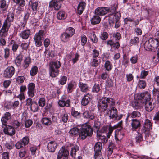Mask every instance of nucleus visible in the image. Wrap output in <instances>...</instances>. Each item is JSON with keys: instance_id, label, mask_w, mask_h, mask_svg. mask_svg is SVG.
<instances>
[{"instance_id": "obj_15", "label": "nucleus", "mask_w": 159, "mask_h": 159, "mask_svg": "<svg viewBox=\"0 0 159 159\" xmlns=\"http://www.w3.org/2000/svg\"><path fill=\"white\" fill-rule=\"evenodd\" d=\"M14 18V13L12 12L8 13L6 19L5 20L4 23L11 26V23L13 21Z\"/></svg>"}, {"instance_id": "obj_59", "label": "nucleus", "mask_w": 159, "mask_h": 159, "mask_svg": "<svg viewBox=\"0 0 159 159\" xmlns=\"http://www.w3.org/2000/svg\"><path fill=\"white\" fill-rule=\"evenodd\" d=\"M100 123L98 120H95L94 122L93 127L97 129H98L100 126Z\"/></svg>"}, {"instance_id": "obj_18", "label": "nucleus", "mask_w": 159, "mask_h": 159, "mask_svg": "<svg viewBox=\"0 0 159 159\" xmlns=\"http://www.w3.org/2000/svg\"><path fill=\"white\" fill-rule=\"evenodd\" d=\"M57 146V143L55 141L50 142L47 146L48 151L50 152H54Z\"/></svg>"}, {"instance_id": "obj_24", "label": "nucleus", "mask_w": 159, "mask_h": 159, "mask_svg": "<svg viewBox=\"0 0 159 159\" xmlns=\"http://www.w3.org/2000/svg\"><path fill=\"white\" fill-rule=\"evenodd\" d=\"M83 116L89 120H92L95 118V116L93 113L90 111H85L83 113Z\"/></svg>"}, {"instance_id": "obj_25", "label": "nucleus", "mask_w": 159, "mask_h": 159, "mask_svg": "<svg viewBox=\"0 0 159 159\" xmlns=\"http://www.w3.org/2000/svg\"><path fill=\"white\" fill-rule=\"evenodd\" d=\"M30 33V31L29 29L26 30L20 34V36L23 39H27L29 37Z\"/></svg>"}, {"instance_id": "obj_9", "label": "nucleus", "mask_w": 159, "mask_h": 159, "mask_svg": "<svg viewBox=\"0 0 159 159\" xmlns=\"http://www.w3.org/2000/svg\"><path fill=\"white\" fill-rule=\"evenodd\" d=\"M109 10V9L107 7H99L95 10V14L98 16H103L107 14Z\"/></svg>"}, {"instance_id": "obj_46", "label": "nucleus", "mask_w": 159, "mask_h": 159, "mask_svg": "<svg viewBox=\"0 0 159 159\" xmlns=\"http://www.w3.org/2000/svg\"><path fill=\"white\" fill-rule=\"evenodd\" d=\"M38 67L36 66L33 67L30 72V74L31 76L35 75L38 72Z\"/></svg>"}, {"instance_id": "obj_35", "label": "nucleus", "mask_w": 159, "mask_h": 159, "mask_svg": "<svg viewBox=\"0 0 159 159\" xmlns=\"http://www.w3.org/2000/svg\"><path fill=\"white\" fill-rule=\"evenodd\" d=\"M30 108L32 111L35 112L38 110L39 109V106L36 102H33L30 106Z\"/></svg>"}, {"instance_id": "obj_36", "label": "nucleus", "mask_w": 159, "mask_h": 159, "mask_svg": "<svg viewBox=\"0 0 159 159\" xmlns=\"http://www.w3.org/2000/svg\"><path fill=\"white\" fill-rule=\"evenodd\" d=\"M14 2L20 7H23L25 4L24 0H13Z\"/></svg>"}, {"instance_id": "obj_56", "label": "nucleus", "mask_w": 159, "mask_h": 159, "mask_svg": "<svg viewBox=\"0 0 159 159\" xmlns=\"http://www.w3.org/2000/svg\"><path fill=\"white\" fill-rule=\"evenodd\" d=\"M21 141L22 142V143L25 146L27 145L29 142V138L27 136H25L22 139Z\"/></svg>"}, {"instance_id": "obj_17", "label": "nucleus", "mask_w": 159, "mask_h": 159, "mask_svg": "<svg viewBox=\"0 0 159 159\" xmlns=\"http://www.w3.org/2000/svg\"><path fill=\"white\" fill-rule=\"evenodd\" d=\"M91 96L89 93H87L84 95L82 98L81 102L82 105L84 106L87 105L91 101Z\"/></svg>"}, {"instance_id": "obj_7", "label": "nucleus", "mask_w": 159, "mask_h": 159, "mask_svg": "<svg viewBox=\"0 0 159 159\" xmlns=\"http://www.w3.org/2000/svg\"><path fill=\"white\" fill-rule=\"evenodd\" d=\"M69 155L68 151L62 147L59 151L57 157V159H61L63 156V159H68Z\"/></svg>"}, {"instance_id": "obj_11", "label": "nucleus", "mask_w": 159, "mask_h": 159, "mask_svg": "<svg viewBox=\"0 0 159 159\" xmlns=\"http://www.w3.org/2000/svg\"><path fill=\"white\" fill-rule=\"evenodd\" d=\"M102 147V143L100 142H98L95 144L94 147V150L95 152L94 155L95 159H97L98 157L100 152H101Z\"/></svg>"}, {"instance_id": "obj_58", "label": "nucleus", "mask_w": 159, "mask_h": 159, "mask_svg": "<svg viewBox=\"0 0 159 159\" xmlns=\"http://www.w3.org/2000/svg\"><path fill=\"white\" fill-rule=\"evenodd\" d=\"M25 80V78L23 76H18L16 78V81L19 83H23Z\"/></svg>"}, {"instance_id": "obj_50", "label": "nucleus", "mask_w": 159, "mask_h": 159, "mask_svg": "<svg viewBox=\"0 0 159 159\" xmlns=\"http://www.w3.org/2000/svg\"><path fill=\"white\" fill-rule=\"evenodd\" d=\"M16 148L17 149H19L25 146L22 143L21 140L17 142L15 144Z\"/></svg>"}, {"instance_id": "obj_12", "label": "nucleus", "mask_w": 159, "mask_h": 159, "mask_svg": "<svg viewBox=\"0 0 159 159\" xmlns=\"http://www.w3.org/2000/svg\"><path fill=\"white\" fill-rule=\"evenodd\" d=\"M61 2L58 0H52L50 2L49 6L53 7L55 10H58L61 8Z\"/></svg>"}, {"instance_id": "obj_29", "label": "nucleus", "mask_w": 159, "mask_h": 159, "mask_svg": "<svg viewBox=\"0 0 159 159\" xmlns=\"http://www.w3.org/2000/svg\"><path fill=\"white\" fill-rule=\"evenodd\" d=\"M142 43L146 50L149 51L152 49L150 40H143Z\"/></svg>"}, {"instance_id": "obj_62", "label": "nucleus", "mask_w": 159, "mask_h": 159, "mask_svg": "<svg viewBox=\"0 0 159 159\" xmlns=\"http://www.w3.org/2000/svg\"><path fill=\"white\" fill-rule=\"evenodd\" d=\"M32 121L30 120H26L25 123V126L27 128H28L32 124Z\"/></svg>"}, {"instance_id": "obj_23", "label": "nucleus", "mask_w": 159, "mask_h": 159, "mask_svg": "<svg viewBox=\"0 0 159 159\" xmlns=\"http://www.w3.org/2000/svg\"><path fill=\"white\" fill-rule=\"evenodd\" d=\"M11 119V114L9 112L5 113L1 119V121L3 125L6 124L7 121Z\"/></svg>"}, {"instance_id": "obj_6", "label": "nucleus", "mask_w": 159, "mask_h": 159, "mask_svg": "<svg viewBox=\"0 0 159 159\" xmlns=\"http://www.w3.org/2000/svg\"><path fill=\"white\" fill-rule=\"evenodd\" d=\"M74 29L71 27H69L66 30L65 33H63L61 37V40H64L68 39L71 37L75 33Z\"/></svg>"}, {"instance_id": "obj_53", "label": "nucleus", "mask_w": 159, "mask_h": 159, "mask_svg": "<svg viewBox=\"0 0 159 159\" xmlns=\"http://www.w3.org/2000/svg\"><path fill=\"white\" fill-rule=\"evenodd\" d=\"M67 80V77L66 76H63L59 81L60 84L63 85L65 84Z\"/></svg>"}, {"instance_id": "obj_27", "label": "nucleus", "mask_w": 159, "mask_h": 159, "mask_svg": "<svg viewBox=\"0 0 159 159\" xmlns=\"http://www.w3.org/2000/svg\"><path fill=\"white\" fill-rule=\"evenodd\" d=\"M154 108L153 105L151 101H145V108L148 111H151Z\"/></svg>"}, {"instance_id": "obj_43", "label": "nucleus", "mask_w": 159, "mask_h": 159, "mask_svg": "<svg viewBox=\"0 0 159 159\" xmlns=\"http://www.w3.org/2000/svg\"><path fill=\"white\" fill-rule=\"evenodd\" d=\"M140 101H135L133 104V106L135 109L138 110L140 109L142 107V104L140 103Z\"/></svg>"}, {"instance_id": "obj_4", "label": "nucleus", "mask_w": 159, "mask_h": 159, "mask_svg": "<svg viewBox=\"0 0 159 159\" xmlns=\"http://www.w3.org/2000/svg\"><path fill=\"white\" fill-rule=\"evenodd\" d=\"M93 130L91 126L87 123L84 125L80 133L79 137L82 139H85L87 136H91L92 134Z\"/></svg>"}, {"instance_id": "obj_42", "label": "nucleus", "mask_w": 159, "mask_h": 159, "mask_svg": "<svg viewBox=\"0 0 159 159\" xmlns=\"http://www.w3.org/2000/svg\"><path fill=\"white\" fill-rule=\"evenodd\" d=\"M151 48H157L159 46V42L158 40H150Z\"/></svg>"}, {"instance_id": "obj_55", "label": "nucleus", "mask_w": 159, "mask_h": 159, "mask_svg": "<svg viewBox=\"0 0 159 159\" xmlns=\"http://www.w3.org/2000/svg\"><path fill=\"white\" fill-rule=\"evenodd\" d=\"M113 145L112 143H111L109 145L108 148V154L111 155L113 152Z\"/></svg>"}, {"instance_id": "obj_10", "label": "nucleus", "mask_w": 159, "mask_h": 159, "mask_svg": "<svg viewBox=\"0 0 159 159\" xmlns=\"http://www.w3.org/2000/svg\"><path fill=\"white\" fill-rule=\"evenodd\" d=\"M15 71V68L13 66H8L4 71V76L6 78H10L14 74Z\"/></svg>"}, {"instance_id": "obj_39", "label": "nucleus", "mask_w": 159, "mask_h": 159, "mask_svg": "<svg viewBox=\"0 0 159 159\" xmlns=\"http://www.w3.org/2000/svg\"><path fill=\"white\" fill-rule=\"evenodd\" d=\"M71 115L74 117H80V113L78 111H76L75 109L72 108L71 110Z\"/></svg>"}, {"instance_id": "obj_2", "label": "nucleus", "mask_w": 159, "mask_h": 159, "mask_svg": "<svg viewBox=\"0 0 159 159\" xmlns=\"http://www.w3.org/2000/svg\"><path fill=\"white\" fill-rule=\"evenodd\" d=\"M49 73L50 75L52 77H55L58 75V69L61 66L59 61H52L49 64Z\"/></svg>"}, {"instance_id": "obj_41", "label": "nucleus", "mask_w": 159, "mask_h": 159, "mask_svg": "<svg viewBox=\"0 0 159 159\" xmlns=\"http://www.w3.org/2000/svg\"><path fill=\"white\" fill-rule=\"evenodd\" d=\"M146 85V83L145 81L142 80L139 81L138 86L141 89H144Z\"/></svg>"}, {"instance_id": "obj_51", "label": "nucleus", "mask_w": 159, "mask_h": 159, "mask_svg": "<svg viewBox=\"0 0 159 159\" xmlns=\"http://www.w3.org/2000/svg\"><path fill=\"white\" fill-rule=\"evenodd\" d=\"M39 104L42 107H44L45 104V100L44 98H41L39 101Z\"/></svg>"}, {"instance_id": "obj_8", "label": "nucleus", "mask_w": 159, "mask_h": 159, "mask_svg": "<svg viewBox=\"0 0 159 159\" xmlns=\"http://www.w3.org/2000/svg\"><path fill=\"white\" fill-rule=\"evenodd\" d=\"M3 131L5 134L10 136H12L15 134V131L14 128L12 126L6 124L3 125Z\"/></svg>"}, {"instance_id": "obj_30", "label": "nucleus", "mask_w": 159, "mask_h": 159, "mask_svg": "<svg viewBox=\"0 0 159 159\" xmlns=\"http://www.w3.org/2000/svg\"><path fill=\"white\" fill-rule=\"evenodd\" d=\"M79 150V147L76 145L74 146L71 148L70 155L73 158H75L76 152H77Z\"/></svg>"}, {"instance_id": "obj_28", "label": "nucleus", "mask_w": 159, "mask_h": 159, "mask_svg": "<svg viewBox=\"0 0 159 159\" xmlns=\"http://www.w3.org/2000/svg\"><path fill=\"white\" fill-rule=\"evenodd\" d=\"M101 18L98 15H95L91 19V23L93 25L97 24L100 23L101 21Z\"/></svg>"}, {"instance_id": "obj_44", "label": "nucleus", "mask_w": 159, "mask_h": 159, "mask_svg": "<svg viewBox=\"0 0 159 159\" xmlns=\"http://www.w3.org/2000/svg\"><path fill=\"white\" fill-rule=\"evenodd\" d=\"M105 67L107 71L110 70L112 68V65L109 61H106L105 64Z\"/></svg>"}, {"instance_id": "obj_60", "label": "nucleus", "mask_w": 159, "mask_h": 159, "mask_svg": "<svg viewBox=\"0 0 159 159\" xmlns=\"http://www.w3.org/2000/svg\"><path fill=\"white\" fill-rule=\"evenodd\" d=\"M153 94L154 96H156L157 99L159 98V89H154L153 91Z\"/></svg>"}, {"instance_id": "obj_22", "label": "nucleus", "mask_w": 159, "mask_h": 159, "mask_svg": "<svg viewBox=\"0 0 159 159\" xmlns=\"http://www.w3.org/2000/svg\"><path fill=\"white\" fill-rule=\"evenodd\" d=\"M44 31L43 30H40L36 33L34 36V40H43L44 39Z\"/></svg>"}, {"instance_id": "obj_38", "label": "nucleus", "mask_w": 159, "mask_h": 159, "mask_svg": "<svg viewBox=\"0 0 159 159\" xmlns=\"http://www.w3.org/2000/svg\"><path fill=\"white\" fill-rule=\"evenodd\" d=\"M38 2H32L31 4L32 9L36 14L38 11Z\"/></svg>"}, {"instance_id": "obj_3", "label": "nucleus", "mask_w": 159, "mask_h": 159, "mask_svg": "<svg viewBox=\"0 0 159 159\" xmlns=\"http://www.w3.org/2000/svg\"><path fill=\"white\" fill-rule=\"evenodd\" d=\"M108 20L110 24L115 23V27L118 28L120 26L119 20L121 17V14L120 12L116 11L113 13L108 15Z\"/></svg>"}, {"instance_id": "obj_52", "label": "nucleus", "mask_w": 159, "mask_h": 159, "mask_svg": "<svg viewBox=\"0 0 159 159\" xmlns=\"http://www.w3.org/2000/svg\"><path fill=\"white\" fill-rule=\"evenodd\" d=\"M140 113L137 111H133L131 115V116L132 118H135L136 117H139L140 116Z\"/></svg>"}, {"instance_id": "obj_63", "label": "nucleus", "mask_w": 159, "mask_h": 159, "mask_svg": "<svg viewBox=\"0 0 159 159\" xmlns=\"http://www.w3.org/2000/svg\"><path fill=\"white\" fill-rule=\"evenodd\" d=\"M113 36L116 40H120L121 38V34L120 33L117 32L113 34Z\"/></svg>"}, {"instance_id": "obj_64", "label": "nucleus", "mask_w": 159, "mask_h": 159, "mask_svg": "<svg viewBox=\"0 0 159 159\" xmlns=\"http://www.w3.org/2000/svg\"><path fill=\"white\" fill-rule=\"evenodd\" d=\"M9 153L7 152H5L2 154V159H9Z\"/></svg>"}, {"instance_id": "obj_61", "label": "nucleus", "mask_w": 159, "mask_h": 159, "mask_svg": "<svg viewBox=\"0 0 159 159\" xmlns=\"http://www.w3.org/2000/svg\"><path fill=\"white\" fill-rule=\"evenodd\" d=\"M37 149V147L33 145L30 147V150L31 152L32 155H34L35 154Z\"/></svg>"}, {"instance_id": "obj_48", "label": "nucleus", "mask_w": 159, "mask_h": 159, "mask_svg": "<svg viewBox=\"0 0 159 159\" xmlns=\"http://www.w3.org/2000/svg\"><path fill=\"white\" fill-rule=\"evenodd\" d=\"M135 139L136 143H139L141 142L143 140L142 134L140 133H139L138 135L135 137Z\"/></svg>"}, {"instance_id": "obj_34", "label": "nucleus", "mask_w": 159, "mask_h": 159, "mask_svg": "<svg viewBox=\"0 0 159 159\" xmlns=\"http://www.w3.org/2000/svg\"><path fill=\"white\" fill-rule=\"evenodd\" d=\"M107 44L111 46H112V48H114L118 49L120 46V44L118 42L114 43L112 40H108L107 42Z\"/></svg>"}, {"instance_id": "obj_13", "label": "nucleus", "mask_w": 159, "mask_h": 159, "mask_svg": "<svg viewBox=\"0 0 159 159\" xmlns=\"http://www.w3.org/2000/svg\"><path fill=\"white\" fill-rule=\"evenodd\" d=\"M10 27V26L8 25V24H6L3 23L2 26L0 30V36L5 37L6 36Z\"/></svg>"}, {"instance_id": "obj_31", "label": "nucleus", "mask_w": 159, "mask_h": 159, "mask_svg": "<svg viewBox=\"0 0 159 159\" xmlns=\"http://www.w3.org/2000/svg\"><path fill=\"white\" fill-rule=\"evenodd\" d=\"M124 135V134L122 133L120 130H118L117 131H116L115 139L117 140L120 141L123 138Z\"/></svg>"}, {"instance_id": "obj_1", "label": "nucleus", "mask_w": 159, "mask_h": 159, "mask_svg": "<svg viewBox=\"0 0 159 159\" xmlns=\"http://www.w3.org/2000/svg\"><path fill=\"white\" fill-rule=\"evenodd\" d=\"M115 104V102L112 98L107 97L102 98L101 101L98 105L99 108H101L102 111H104L107 108L109 107L107 114L110 118L117 119V110L116 108L113 107Z\"/></svg>"}, {"instance_id": "obj_16", "label": "nucleus", "mask_w": 159, "mask_h": 159, "mask_svg": "<svg viewBox=\"0 0 159 159\" xmlns=\"http://www.w3.org/2000/svg\"><path fill=\"white\" fill-rule=\"evenodd\" d=\"M131 124L133 130H136L137 129L139 128L141 126L140 120L137 119H133L131 120Z\"/></svg>"}, {"instance_id": "obj_54", "label": "nucleus", "mask_w": 159, "mask_h": 159, "mask_svg": "<svg viewBox=\"0 0 159 159\" xmlns=\"http://www.w3.org/2000/svg\"><path fill=\"white\" fill-rule=\"evenodd\" d=\"M144 93V97L146 101H150L151 98L150 94L148 92H146Z\"/></svg>"}, {"instance_id": "obj_47", "label": "nucleus", "mask_w": 159, "mask_h": 159, "mask_svg": "<svg viewBox=\"0 0 159 159\" xmlns=\"http://www.w3.org/2000/svg\"><path fill=\"white\" fill-rule=\"evenodd\" d=\"M108 34L107 32H101L100 37L102 40H106L108 38Z\"/></svg>"}, {"instance_id": "obj_32", "label": "nucleus", "mask_w": 159, "mask_h": 159, "mask_svg": "<svg viewBox=\"0 0 159 159\" xmlns=\"http://www.w3.org/2000/svg\"><path fill=\"white\" fill-rule=\"evenodd\" d=\"M8 5L7 3L5 0H1L0 1V8L3 11L7 10Z\"/></svg>"}, {"instance_id": "obj_49", "label": "nucleus", "mask_w": 159, "mask_h": 159, "mask_svg": "<svg viewBox=\"0 0 159 159\" xmlns=\"http://www.w3.org/2000/svg\"><path fill=\"white\" fill-rule=\"evenodd\" d=\"M148 71H145V70H142L141 71L140 77L141 78H144L148 74Z\"/></svg>"}, {"instance_id": "obj_19", "label": "nucleus", "mask_w": 159, "mask_h": 159, "mask_svg": "<svg viewBox=\"0 0 159 159\" xmlns=\"http://www.w3.org/2000/svg\"><path fill=\"white\" fill-rule=\"evenodd\" d=\"M58 102L59 105L61 107H63L66 106V107H70V100L69 99L67 100L66 101H65L63 99L61 98Z\"/></svg>"}, {"instance_id": "obj_57", "label": "nucleus", "mask_w": 159, "mask_h": 159, "mask_svg": "<svg viewBox=\"0 0 159 159\" xmlns=\"http://www.w3.org/2000/svg\"><path fill=\"white\" fill-rule=\"evenodd\" d=\"M100 90V87L99 84H95L92 89L93 91L96 93L99 92Z\"/></svg>"}, {"instance_id": "obj_21", "label": "nucleus", "mask_w": 159, "mask_h": 159, "mask_svg": "<svg viewBox=\"0 0 159 159\" xmlns=\"http://www.w3.org/2000/svg\"><path fill=\"white\" fill-rule=\"evenodd\" d=\"M97 138L98 140H101V142L103 143H105L108 140L107 138H106L104 134L99 131L97 132Z\"/></svg>"}, {"instance_id": "obj_40", "label": "nucleus", "mask_w": 159, "mask_h": 159, "mask_svg": "<svg viewBox=\"0 0 159 159\" xmlns=\"http://www.w3.org/2000/svg\"><path fill=\"white\" fill-rule=\"evenodd\" d=\"M30 63V57H28L25 59L24 61L23 67L25 68H26L29 66V64Z\"/></svg>"}, {"instance_id": "obj_33", "label": "nucleus", "mask_w": 159, "mask_h": 159, "mask_svg": "<svg viewBox=\"0 0 159 159\" xmlns=\"http://www.w3.org/2000/svg\"><path fill=\"white\" fill-rule=\"evenodd\" d=\"M66 16L64 11H60L57 14V18L59 20H64L66 18Z\"/></svg>"}, {"instance_id": "obj_20", "label": "nucleus", "mask_w": 159, "mask_h": 159, "mask_svg": "<svg viewBox=\"0 0 159 159\" xmlns=\"http://www.w3.org/2000/svg\"><path fill=\"white\" fill-rule=\"evenodd\" d=\"M85 6L86 3L84 2H80L77 7V13L79 15L81 14L85 9Z\"/></svg>"}, {"instance_id": "obj_45", "label": "nucleus", "mask_w": 159, "mask_h": 159, "mask_svg": "<svg viewBox=\"0 0 159 159\" xmlns=\"http://www.w3.org/2000/svg\"><path fill=\"white\" fill-rule=\"evenodd\" d=\"M42 121L43 124L46 125H50L51 123V121L48 118L44 117L42 119Z\"/></svg>"}, {"instance_id": "obj_5", "label": "nucleus", "mask_w": 159, "mask_h": 159, "mask_svg": "<svg viewBox=\"0 0 159 159\" xmlns=\"http://www.w3.org/2000/svg\"><path fill=\"white\" fill-rule=\"evenodd\" d=\"M152 128V125L151 121L149 120H146L141 129L142 132L145 134V137L149 136L150 130Z\"/></svg>"}, {"instance_id": "obj_26", "label": "nucleus", "mask_w": 159, "mask_h": 159, "mask_svg": "<svg viewBox=\"0 0 159 159\" xmlns=\"http://www.w3.org/2000/svg\"><path fill=\"white\" fill-rule=\"evenodd\" d=\"M79 86L81 91L86 92L89 90V87L87 84L80 82L79 83Z\"/></svg>"}, {"instance_id": "obj_37", "label": "nucleus", "mask_w": 159, "mask_h": 159, "mask_svg": "<svg viewBox=\"0 0 159 159\" xmlns=\"http://www.w3.org/2000/svg\"><path fill=\"white\" fill-rule=\"evenodd\" d=\"M80 132H79V130L78 128L76 127H74L71 128L69 131V133L72 135H76L80 134Z\"/></svg>"}, {"instance_id": "obj_14", "label": "nucleus", "mask_w": 159, "mask_h": 159, "mask_svg": "<svg viewBox=\"0 0 159 159\" xmlns=\"http://www.w3.org/2000/svg\"><path fill=\"white\" fill-rule=\"evenodd\" d=\"M35 85L34 84L31 83L29 84L28 87V94L30 97H33L35 92Z\"/></svg>"}]
</instances>
